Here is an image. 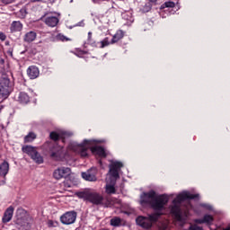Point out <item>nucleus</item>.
Returning a JSON list of instances; mask_svg holds the SVG:
<instances>
[{
    "label": "nucleus",
    "mask_w": 230,
    "mask_h": 230,
    "mask_svg": "<svg viewBox=\"0 0 230 230\" xmlns=\"http://www.w3.org/2000/svg\"><path fill=\"white\" fill-rule=\"evenodd\" d=\"M0 40H6V35L4 32H0Z\"/></svg>",
    "instance_id": "nucleus-36"
},
{
    "label": "nucleus",
    "mask_w": 230,
    "mask_h": 230,
    "mask_svg": "<svg viewBox=\"0 0 230 230\" xmlns=\"http://www.w3.org/2000/svg\"><path fill=\"white\" fill-rule=\"evenodd\" d=\"M15 2V0H2V3H4V4H11V3Z\"/></svg>",
    "instance_id": "nucleus-35"
},
{
    "label": "nucleus",
    "mask_w": 230,
    "mask_h": 230,
    "mask_svg": "<svg viewBox=\"0 0 230 230\" xmlns=\"http://www.w3.org/2000/svg\"><path fill=\"white\" fill-rule=\"evenodd\" d=\"M123 167L121 162H111L110 171L106 176L105 193L107 195L116 194V181L119 179V170Z\"/></svg>",
    "instance_id": "nucleus-3"
},
{
    "label": "nucleus",
    "mask_w": 230,
    "mask_h": 230,
    "mask_svg": "<svg viewBox=\"0 0 230 230\" xmlns=\"http://www.w3.org/2000/svg\"><path fill=\"white\" fill-rule=\"evenodd\" d=\"M28 14V12H26V8H22L17 13V17H19V19H24V17H26V15Z\"/></svg>",
    "instance_id": "nucleus-27"
},
{
    "label": "nucleus",
    "mask_w": 230,
    "mask_h": 230,
    "mask_svg": "<svg viewBox=\"0 0 230 230\" xmlns=\"http://www.w3.org/2000/svg\"><path fill=\"white\" fill-rule=\"evenodd\" d=\"M22 152L30 155V157H31V159L34 160L35 163H37L38 164H42V163H44V159L40 156L39 152H37V149H35V147L31 146H23Z\"/></svg>",
    "instance_id": "nucleus-9"
},
{
    "label": "nucleus",
    "mask_w": 230,
    "mask_h": 230,
    "mask_svg": "<svg viewBox=\"0 0 230 230\" xmlns=\"http://www.w3.org/2000/svg\"><path fill=\"white\" fill-rule=\"evenodd\" d=\"M10 30L12 33L22 31V23L21 22L14 21L12 22Z\"/></svg>",
    "instance_id": "nucleus-19"
},
{
    "label": "nucleus",
    "mask_w": 230,
    "mask_h": 230,
    "mask_svg": "<svg viewBox=\"0 0 230 230\" xmlns=\"http://www.w3.org/2000/svg\"><path fill=\"white\" fill-rule=\"evenodd\" d=\"M193 199H199V194H191L189 191H183L177 195L176 199L172 200V205L169 208L170 213L174 217L175 220H178V222L182 220L181 204H182L184 200H191Z\"/></svg>",
    "instance_id": "nucleus-4"
},
{
    "label": "nucleus",
    "mask_w": 230,
    "mask_h": 230,
    "mask_svg": "<svg viewBox=\"0 0 230 230\" xmlns=\"http://www.w3.org/2000/svg\"><path fill=\"white\" fill-rule=\"evenodd\" d=\"M77 197L83 199V200L91 202V204H94L95 206H102V204H103V196L93 190H86L79 192L77 193Z\"/></svg>",
    "instance_id": "nucleus-5"
},
{
    "label": "nucleus",
    "mask_w": 230,
    "mask_h": 230,
    "mask_svg": "<svg viewBox=\"0 0 230 230\" xmlns=\"http://www.w3.org/2000/svg\"><path fill=\"white\" fill-rule=\"evenodd\" d=\"M4 184H6V181L5 180L0 181V186H4Z\"/></svg>",
    "instance_id": "nucleus-38"
},
{
    "label": "nucleus",
    "mask_w": 230,
    "mask_h": 230,
    "mask_svg": "<svg viewBox=\"0 0 230 230\" xmlns=\"http://www.w3.org/2000/svg\"><path fill=\"white\" fill-rule=\"evenodd\" d=\"M9 170L10 164H8V162H4L0 164V175H2L3 177H6Z\"/></svg>",
    "instance_id": "nucleus-20"
},
{
    "label": "nucleus",
    "mask_w": 230,
    "mask_h": 230,
    "mask_svg": "<svg viewBox=\"0 0 230 230\" xmlns=\"http://www.w3.org/2000/svg\"><path fill=\"white\" fill-rule=\"evenodd\" d=\"M170 198L166 195H157L155 190H150L148 192H143L140 196V204H149L155 211H163L164 206L168 204Z\"/></svg>",
    "instance_id": "nucleus-2"
},
{
    "label": "nucleus",
    "mask_w": 230,
    "mask_h": 230,
    "mask_svg": "<svg viewBox=\"0 0 230 230\" xmlns=\"http://www.w3.org/2000/svg\"><path fill=\"white\" fill-rule=\"evenodd\" d=\"M175 7V3L173 2H165L161 5L160 10H164V8H173Z\"/></svg>",
    "instance_id": "nucleus-26"
},
{
    "label": "nucleus",
    "mask_w": 230,
    "mask_h": 230,
    "mask_svg": "<svg viewBox=\"0 0 230 230\" xmlns=\"http://www.w3.org/2000/svg\"><path fill=\"white\" fill-rule=\"evenodd\" d=\"M93 39V32H88V44H91V40Z\"/></svg>",
    "instance_id": "nucleus-37"
},
{
    "label": "nucleus",
    "mask_w": 230,
    "mask_h": 230,
    "mask_svg": "<svg viewBox=\"0 0 230 230\" xmlns=\"http://www.w3.org/2000/svg\"><path fill=\"white\" fill-rule=\"evenodd\" d=\"M122 18L127 21L128 26H130L131 23L134 22V18L132 17V13L130 12L122 13Z\"/></svg>",
    "instance_id": "nucleus-22"
},
{
    "label": "nucleus",
    "mask_w": 230,
    "mask_h": 230,
    "mask_svg": "<svg viewBox=\"0 0 230 230\" xmlns=\"http://www.w3.org/2000/svg\"><path fill=\"white\" fill-rule=\"evenodd\" d=\"M27 75L31 80H35L39 76V68L31 66L27 69Z\"/></svg>",
    "instance_id": "nucleus-14"
},
{
    "label": "nucleus",
    "mask_w": 230,
    "mask_h": 230,
    "mask_svg": "<svg viewBox=\"0 0 230 230\" xmlns=\"http://www.w3.org/2000/svg\"><path fill=\"white\" fill-rule=\"evenodd\" d=\"M100 48H106V46H109L111 44V42L109 41V38H105L103 40L100 42Z\"/></svg>",
    "instance_id": "nucleus-30"
},
{
    "label": "nucleus",
    "mask_w": 230,
    "mask_h": 230,
    "mask_svg": "<svg viewBox=\"0 0 230 230\" xmlns=\"http://www.w3.org/2000/svg\"><path fill=\"white\" fill-rule=\"evenodd\" d=\"M111 226H113V227H119V226H121V218L118 217L111 218Z\"/></svg>",
    "instance_id": "nucleus-25"
},
{
    "label": "nucleus",
    "mask_w": 230,
    "mask_h": 230,
    "mask_svg": "<svg viewBox=\"0 0 230 230\" xmlns=\"http://www.w3.org/2000/svg\"><path fill=\"white\" fill-rule=\"evenodd\" d=\"M58 40H62V42H66V41L69 40V39H67V37H66L62 34L58 35Z\"/></svg>",
    "instance_id": "nucleus-32"
},
{
    "label": "nucleus",
    "mask_w": 230,
    "mask_h": 230,
    "mask_svg": "<svg viewBox=\"0 0 230 230\" xmlns=\"http://www.w3.org/2000/svg\"><path fill=\"white\" fill-rule=\"evenodd\" d=\"M150 3H157V0H149Z\"/></svg>",
    "instance_id": "nucleus-39"
},
{
    "label": "nucleus",
    "mask_w": 230,
    "mask_h": 230,
    "mask_svg": "<svg viewBox=\"0 0 230 230\" xmlns=\"http://www.w3.org/2000/svg\"><path fill=\"white\" fill-rule=\"evenodd\" d=\"M16 226H18L20 228L23 230H30L31 227V218L28 214L26 213V210L22 208H18L16 210V220H15Z\"/></svg>",
    "instance_id": "nucleus-6"
},
{
    "label": "nucleus",
    "mask_w": 230,
    "mask_h": 230,
    "mask_svg": "<svg viewBox=\"0 0 230 230\" xmlns=\"http://www.w3.org/2000/svg\"><path fill=\"white\" fill-rule=\"evenodd\" d=\"M35 39H37V32L33 31L25 33V35L23 36L24 42H27L28 44H30V42H33Z\"/></svg>",
    "instance_id": "nucleus-16"
},
{
    "label": "nucleus",
    "mask_w": 230,
    "mask_h": 230,
    "mask_svg": "<svg viewBox=\"0 0 230 230\" xmlns=\"http://www.w3.org/2000/svg\"><path fill=\"white\" fill-rule=\"evenodd\" d=\"M189 230H204L202 227L197 226V225H192L190 226Z\"/></svg>",
    "instance_id": "nucleus-34"
},
{
    "label": "nucleus",
    "mask_w": 230,
    "mask_h": 230,
    "mask_svg": "<svg viewBox=\"0 0 230 230\" xmlns=\"http://www.w3.org/2000/svg\"><path fill=\"white\" fill-rule=\"evenodd\" d=\"M0 69H2V73L8 71V66H4V59L3 58H0Z\"/></svg>",
    "instance_id": "nucleus-28"
},
{
    "label": "nucleus",
    "mask_w": 230,
    "mask_h": 230,
    "mask_svg": "<svg viewBox=\"0 0 230 230\" xmlns=\"http://www.w3.org/2000/svg\"><path fill=\"white\" fill-rule=\"evenodd\" d=\"M99 163H100V164H102V161H100Z\"/></svg>",
    "instance_id": "nucleus-41"
},
{
    "label": "nucleus",
    "mask_w": 230,
    "mask_h": 230,
    "mask_svg": "<svg viewBox=\"0 0 230 230\" xmlns=\"http://www.w3.org/2000/svg\"><path fill=\"white\" fill-rule=\"evenodd\" d=\"M96 173H98V171L96 168L93 167L85 172H82V177L84 179V181L94 182V181H96Z\"/></svg>",
    "instance_id": "nucleus-13"
},
{
    "label": "nucleus",
    "mask_w": 230,
    "mask_h": 230,
    "mask_svg": "<svg viewBox=\"0 0 230 230\" xmlns=\"http://www.w3.org/2000/svg\"><path fill=\"white\" fill-rule=\"evenodd\" d=\"M12 217H13V208L10 207L5 210L2 218L4 224L10 222V220H12Z\"/></svg>",
    "instance_id": "nucleus-15"
},
{
    "label": "nucleus",
    "mask_w": 230,
    "mask_h": 230,
    "mask_svg": "<svg viewBox=\"0 0 230 230\" xmlns=\"http://www.w3.org/2000/svg\"><path fill=\"white\" fill-rule=\"evenodd\" d=\"M71 175V168L69 167H58L53 172V177L57 181H60V179H66Z\"/></svg>",
    "instance_id": "nucleus-10"
},
{
    "label": "nucleus",
    "mask_w": 230,
    "mask_h": 230,
    "mask_svg": "<svg viewBox=\"0 0 230 230\" xmlns=\"http://www.w3.org/2000/svg\"><path fill=\"white\" fill-rule=\"evenodd\" d=\"M77 214L75 211H68L60 217V222L64 226H71L76 222Z\"/></svg>",
    "instance_id": "nucleus-11"
},
{
    "label": "nucleus",
    "mask_w": 230,
    "mask_h": 230,
    "mask_svg": "<svg viewBox=\"0 0 230 230\" xmlns=\"http://www.w3.org/2000/svg\"><path fill=\"white\" fill-rule=\"evenodd\" d=\"M168 220H164L163 223L159 225V230H168Z\"/></svg>",
    "instance_id": "nucleus-29"
},
{
    "label": "nucleus",
    "mask_w": 230,
    "mask_h": 230,
    "mask_svg": "<svg viewBox=\"0 0 230 230\" xmlns=\"http://www.w3.org/2000/svg\"><path fill=\"white\" fill-rule=\"evenodd\" d=\"M73 136V133L67 132V131H59L58 133L53 131L50 133V139H53V141H58V139H62V142L64 143L66 140V137H71Z\"/></svg>",
    "instance_id": "nucleus-12"
},
{
    "label": "nucleus",
    "mask_w": 230,
    "mask_h": 230,
    "mask_svg": "<svg viewBox=\"0 0 230 230\" xmlns=\"http://www.w3.org/2000/svg\"><path fill=\"white\" fill-rule=\"evenodd\" d=\"M34 139H37V135L33 132H30L27 136H25L24 142L31 143Z\"/></svg>",
    "instance_id": "nucleus-24"
},
{
    "label": "nucleus",
    "mask_w": 230,
    "mask_h": 230,
    "mask_svg": "<svg viewBox=\"0 0 230 230\" xmlns=\"http://www.w3.org/2000/svg\"><path fill=\"white\" fill-rule=\"evenodd\" d=\"M93 141L92 140H84L83 144H78L76 142H71L68 145V150L75 152V154H79L81 157H87L89 148L91 149L92 154L95 155H99V157H107V153L105 149L102 146H93L91 147Z\"/></svg>",
    "instance_id": "nucleus-1"
},
{
    "label": "nucleus",
    "mask_w": 230,
    "mask_h": 230,
    "mask_svg": "<svg viewBox=\"0 0 230 230\" xmlns=\"http://www.w3.org/2000/svg\"><path fill=\"white\" fill-rule=\"evenodd\" d=\"M59 155H60V152H58V151L51 153L52 159L58 160Z\"/></svg>",
    "instance_id": "nucleus-33"
},
{
    "label": "nucleus",
    "mask_w": 230,
    "mask_h": 230,
    "mask_svg": "<svg viewBox=\"0 0 230 230\" xmlns=\"http://www.w3.org/2000/svg\"><path fill=\"white\" fill-rule=\"evenodd\" d=\"M124 36L123 31L119 30L117 32L113 35L111 39V44H116V42L121 40V38Z\"/></svg>",
    "instance_id": "nucleus-21"
},
{
    "label": "nucleus",
    "mask_w": 230,
    "mask_h": 230,
    "mask_svg": "<svg viewBox=\"0 0 230 230\" xmlns=\"http://www.w3.org/2000/svg\"><path fill=\"white\" fill-rule=\"evenodd\" d=\"M213 216L205 215L202 219H196L197 224H207L208 226H211L213 224Z\"/></svg>",
    "instance_id": "nucleus-17"
},
{
    "label": "nucleus",
    "mask_w": 230,
    "mask_h": 230,
    "mask_svg": "<svg viewBox=\"0 0 230 230\" xmlns=\"http://www.w3.org/2000/svg\"><path fill=\"white\" fill-rule=\"evenodd\" d=\"M10 78L6 74H3L0 79V96L6 98L10 96Z\"/></svg>",
    "instance_id": "nucleus-8"
},
{
    "label": "nucleus",
    "mask_w": 230,
    "mask_h": 230,
    "mask_svg": "<svg viewBox=\"0 0 230 230\" xmlns=\"http://www.w3.org/2000/svg\"><path fill=\"white\" fill-rule=\"evenodd\" d=\"M161 215H163V213L156 212L148 215V217L139 216L137 217V224L144 229H150V227H152V226H154V224L159 220Z\"/></svg>",
    "instance_id": "nucleus-7"
},
{
    "label": "nucleus",
    "mask_w": 230,
    "mask_h": 230,
    "mask_svg": "<svg viewBox=\"0 0 230 230\" xmlns=\"http://www.w3.org/2000/svg\"><path fill=\"white\" fill-rule=\"evenodd\" d=\"M200 206H201V208H205V209H208V211H213V206H211L208 203H203Z\"/></svg>",
    "instance_id": "nucleus-31"
},
{
    "label": "nucleus",
    "mask_w": 230,
    "mask_h": 230,
    "mask_svg": "<svg viewBox=\"0 0 230 230\" xmlns=\"http://www.w3.org/2000/svg\"><path fill=\"white\" fill-rule=\"evenodd\" d=\"M45 22L48 26H50L51 28H55L57 24H58V17L57 16H48L45 19Z\"/></svg>",
    "instance_id": "nucleus-18"
},
{
    "label": "nucleus",
    "mask_w": 230,
    "mask_h": 230,
    "mask_svg": "<svg viewBox=\"0 0 230 230\" xmlns=\"http://www.w3.org/2000/svg\"><path fill=\"white\" fill-rule=\"evenodd\" d=\"M32 3H37V2H39V1H40V0H31Z\"/></svg>",
    "instance_id": "nucleus-40"
},
{
    "label": "nucleus",
    "mask_w": 230,
    "mask_h": 230,
    "mask_svg": "<svg viewBox=\"0 0 230 230\" xmlns=\"http://www.w3.org/2000/svg\"><path fill=\"white\" fill-rule=\"evenodd\" d=\"M18 102H20V103H29L30 96L26 93H20Z\"/></svg>",
    "instance_id": "nucleus-23"
}]
</instances>
